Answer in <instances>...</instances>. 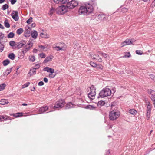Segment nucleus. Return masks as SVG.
Segmentation results:
<instances>
[{
	"label": "nucleus",
	"mask_w": 155,
	"mask_h": 155,
	"mask_svg": "<svg viewBox=\"0 0 155 155\" xmlns=\"http://www.w3.org/2000/svg\"><path fill=\"white\" fill-rule=\"evenodd\" d=\"M98 104H100L101 106H103L105 104L104 102L102 101H101L98 102Z\"/></svg>",
	"instance_id": "47"
},
{
	"label": "nucleus",
	"mask_w": 155,
	"mask_h": 155,
	"mask_svg": "<svg viewBox=\"0 0 155 155\" xmlns=\"http://www.w3.org/2000/svg\"><path fill=\"white\" fill-rule=\"evenodd\" d=\"M32 21V18L31 17L30 18L27 20L26 22L28 24H30Z\"/></svg>",
	"instance_id": "44"
},
{
	"label": "nucleus",
	"mask_w": 155,
	"mask_h": 155,
	"mask_svg": "<svg viewBox=\"0 0 155 155\" xmlns=\"http://www.w3.org/2000/svg\"><path fill=\"white\" fill-rule=\"evenodd\" d=\"M12 115L15 117H19L22 116H23V113H17L15 114H13Z\"/></svg>",
	"instance_id": "22"
},
{
	"label": "nucleus",
	"mask_w": 155,
	"mask_h": 155,
	"mask_svg": "<svg viewBox=\"0 0 155 155\" xmlns=\"http://www.w3.org/2000/svg\"><path fill=\"white\" fill-rule=\"evenodd\" d=\"M30 47H28L27 45L26 46V48L24 49H23L22 51V52L23 53V54H24L25 53L27 52L28 51L30 48Z\"/></svg>",
	"instance_id": "27"
},
{
	"label": "nucleus",
	"mask_w": 155,
	"mask_h": 155,
	"mask_svg": "<svg viewBox=\"0 0 155 155\" xmlns=\"http://www.w3.org/2000/svg\"><path fill=\"white\" fill-rule=\"evenodd\" d=\"M6 86V85L4 84L3 83L0 85V91L3 90Z\"/></svg>",
	"instance_id": "36"
},
{
	"label": "nucleus",
	"mask_w": 155,
	"mask_h": 155,
	"mask_svg": "<svg viewBox=\"0 0 155 155\" xmlns=\"http://www.w3.org/2000/svg\"><path fill=\"white\" fill-rule=\"evenodd\" d=\"M128 9L125 8H121V11L123 12H125L127 11Z\"/></svg>",
	"instance_id": "45"
},
{
	"label": "nucleus",
	"mask_w": 155,
	"mask_h": 155,
	"mask_svg": "<svg viewBox=\"0 0 155 155\" xmlns=\"http://www.w3.org/2000/svg\"><path fill=\"white\" fill-rule=\"evenodd\" d=\"M90 65L93 67H96L97 66V64L96 63L93 62L92 61H91L90 62Z\"/></svg>",
	"instance_id": "38"
},
{
	"label": "nucleus",
	"mask_w": 155,
	"mask_h": 155,
	"mask_svg": "<svg viewBox=\"0 0 155 155\" xmlns=\"http://www.w3.org/2000/svg\"><path fill=\"white\" fill-rule=\"evenodd\" d=\"M12 18L16 21L18 20L19 19L18 12L17 11H13L11 14Z\"/></svg>",
	"instance_id": "10"
},
{
	"label": "nucleus",
	"mask_w": 155,
	"mask_h": 155,
	"mask_svg": "<svg viewBox=\"0 0 155 155\" xmlns=\"http://www.w3.org/2000/svg\"><path fill=\"white\" fill-rule=\"evenodd\" d=\"M43 70L46 71L48 72H50L51 74H53L54 72V69L53 68H49V67H46L44 68Z\"/></svg>",
	"instance_id": "17"
},
{
	"label": "nucleus",
	"mask_w": 155,
	"mask_h": 155,
	"mask_svg": "<svg viewBox=\"0 0 155 155\" xmlns=\"http://www.w3.org/2000/svg\"><path fill=\"white\" fill-rule=\"evenodd\" d=\"M55 75H54L53 74H49V77L50 78H53L55 76Z\"/></svg>",
	"instance_id": "51"
},
{
	"label": "nucleus",
	"mask_w": 155,
	"mask_h": 155,
	"mask_svg": "<svg viewBox=\"0 0 155 155\" xmlns=\"http://www.w3.org/2000/svg\"><path fill=\"white\" fill-rule=\"evenodd\" d=\"M10 62V61L8 60H6L3 61V63L4 66H5L8 64Z\"/></svg>",
	"instance_id": "34"
},
{
	"label": "nucleus",
	"mask_w": 155,
	"mask_h": 155,
	"mask_svg": "<svg viewBox=\"0 0 155 155\" xmlns=\"http://www.w3.org/2000/svg\"><path fill=\"white\" fill-rule=\"evenodd\" d=\"M4 23L5 26V27L8 28L10 27V25L7 20H6L5 21Z\"/></svg>",
	"instance_id": "35"
},
{
	"label": "nucleus",
	"mask_w": 155,
	"mask_h": 155,
	"mask_svg": "<svg viewBox=\"0 0 155 155\" xmlns=\"http://www.w3.org/2000/svg\"><path fill=\"white\" fill-rule=\"evenodd\" d=\"M90 92L88 94V97L91 99H94L96 95V89L93 85L90 87Z\"/></svg>",
	"instance_id": "6"
},
{
	"label": "nucleus",
	"mask_w": 155,
	"mask_h": 155,
	"mask_svg": "<svg viewBox=\"0 0 155 155\" xmlns=\"http://www.w3.org/2000/svg\"><path fill=\"white\" fill-rule=\"evenodd\" d=\"M146 111L151 112L153 108L152 104L148 101L146 100L145 101Z\"/></svg>",
	"instance_id": "9"
},
{
	"label": "nucleus",
	"mask_w": 155,
	"mask_h": 155,
	"mask_svg": "<svg viewBox=\"0 0 155 155\" xmlns=\"http://www.w3.org/2000/svg\"><path fill=\"white\" fill-rule=\"evenodd\" d=\"M28 29L30 30V28L28 26L26 27L24 35V36L26 37H28V35H29V34L30 33V31L28 30Z\"/></svg>",
	"instance_id": "18"
},
{
	"label": "nucleus",
	"mask_w": 155,
	"mask_h": 155,
	"mask_svg": "<svg viewBox=\"0 0 155 155\" xmlns=\"http://www.w3.org/2000/svg\"><path fill=\"white\" fill-rule=\"evenodd\" d=\"M36 26V24L35 23H32L31 25V26L32 27H34Z\"/></svg>",
	"instance_id": "62"
},
{
	"label": "nucleus",
	"mask_w": 155,
	"mask_h": 155,
	"mask_svg": "<svg viewBox=\"0 0 155 155\" xmlns=\"http://www.w3.org/2000/svg\"><path fill=\"white\" fill-rule=\"evenodd\" d=\"M56 3H60L61 4V0H53Z\"/></svg>",
	"instance_id": "53"
},
{
	"label": "nucleus",
	"mask_w": 155,
	"mask_h": 155,
	"mask_svg": "<svg viewBox=\"0 0 155 155\" xmlns=\"http://www.w3.org/2000/svg\"><path fill=\"white\" fill-rule=\"evenodd\" d=\"M130 56V52H126L125 53V55L123 56L124 58H126V57H129Z\"/></svg>",
	"instance_id": "42"
},
{
	"label": "nucleus",
	"mask_w": 155,
	"mask_h": 155,
	"mask_svg": "<svg viewBox=\"0 0 155 155\" xmlns=\"http://www.w3.org/2000/svg\"><path fill=\"white\" fill-rule=\"evenodd\" d=\"M93 10V6L89 4H87L85 5V6H81L78 10V13L80 15H84L91 13Z\"/></svg>",
	"instance_id": "1"
},
{
	"label": "nucleus",
	"mask_w": 155,
	"mask_h": 155,
	"mask_svg": "<svg viewBox=\"0 0 155 155\" xmlns=\"http://www.w3.org/2000/svg\"><path fill=\"white\" fill-rule=\"evenodd\" d=\"M136 53L137 54L139 55H141L143 54L141 51L139 50H137L136 51Z\"/></svg>",
	"instance_id": "48"
},
{
	"label": "nucleus",
	"mask_w": 155,
	"mask_h": 155,
	"mask_svg": "<svg viewBox=\"0 0 155 155\" xmlns=\"http://www.w3.org/2000/svg\"><path fill=\"white\" fill-rule=\"evenodd\" d=\"M38 32L35 30H34L31 31V35L32 38L34 39H36L38 36Z\"/></svg>",
	"instance_id": "19"
},
{
	"label": "nucleus",
	"mask_w": 155,
	"mask_h": 155,
	"mask_svg": "<svg viewBox=\"0 0 155 155\" xmlns=\"http://www.w3.org/2000/svg\"><path fill=\"white\" fill-rule=\"evenodd\" d=\"M36 70L34 68H32L31 69L30 71L28 74V75L30 74V76L32 74H36Z\"/></svg>",
	"instance_id": "20"
},
{
	"label": "nucleus",
	"mask_w": 155,
	"mask_h": 155,
	"mask_svg": "<svg viewBox=\"0 0 155 155\" xmlns=\"http://www.w3.org/2000/svg\"><path fill=\"white\" fill-rule=\"evenodd\" d=\"M97 17L99 20H103L105 18L106 16L104 14L101 13L98 15Z\"/></svg>",
	"instance_id": "21"
},
{
	"label": "nucleus",
	"mask_w": 155,
	"mask_h": 155,
	"mask_svg": "<svg viewBox=\"0 0 155 155\" xmlns=\"http://www.w3.org/2000/svg\"><path fill=\"white\" fill-rule=\"evenodd\" d=\"M44 83L43 81H40L38 83V85L40 86H42L44 85Z\"/></svg>",
	"instance_id": "55"
},
{
	"label": "nucleus",
	"mask_w": 155,
	"mask_h": 155,
	"mask_svg": "<svg viewBox=\"0 0 155 155\" xmlns=\"http://www.w3.org/2000/svg\"><path fill=\"white\" fill-rule=\"evenodd\" d=\"M78 3L74 0H72L67 3V5L69 9H72L77 6Z\"/></svg>",
	"instance_id": "8"
},
{
	"label": "nucleus",
	"mask_w": 155,
	"mask_h": 155,
	"mask_svg": "<svg viewBox=\"0 0 155 155\" xmlns=\"http://www.w3.org/2000/svg\"><path fill=\"white\" fill-rule=\"evenodd\" d=\"M23 29L22 28H20L17 30L16 33L18 35H20L23 32Z\"/></svg>",
	"instance_id": "32"
},
{
	"label": "nucleus",
	"mask_w": 155,
	"mask_h": 155,
	"mask_svg": "<svg viewBox=\"0 0 155 155\" xmlns=\"http://www.w3.org/2000/svg\"><path fill=\"white\" fill-rule=\"evenodd\" d=\"M27 44V45L30 48H31L33 45V41L32 40L30 39L29 41Z\"/></svg>",
	"instance_id": "25"
},
{
	"label": "nucleus",
	"mask_w": 155,
	"mask_h": 155,
	"mask_svg": "<svg viewBox=\"0 0 155 155\" xmlns=\"http://www.w3.org/2000/svg\"><path fill=\"white\" fill-rule=\"evenodd\" d=\"M151 112L146 111V119L147 120H149L150 118L151 115Z\"/></svg>",
	"instance_id": "31"
},
{
	"label": "nucleus",
	"mask_w": 155,
	"mask_h": 155,
	"mask_svg": "<svg viewBox=\"0 0 155 155\" xmlns=\"http://www.w3.org/2000/svg\"><path fill=\"white\" fill-rule=\"evenodd\" d=\"M129 112L131 114L135 115L137 113V111L134 109H131L129 110Z\"/></svg>",
	"instance_id": "26"
},
{
	"label": "nucleus",
	"mask_w": 155,
	"mask_h": 155,
	"mask_svg": "<svg viewBox=\"0 0 155 155\" xmlns=\"http://www.w3.org/2000/svg\"><path fill=\"white\" fill-rule=\"evenodd\" d=\"M151 99L154 105V107L155 108V99L154 98L152 97Z\"/></svg>",
	"instance_id": "52"
},
{
	"label": "nucleus",
	"mask_w": 155,
	"mask_h": 155,
	"mask_svg": "<svg viewBox=\"0 0 155 155\" xmlns=\"http://www.w3.org/2000/svg\"><path fill=\"white\" fill-rule=\"evenodd\" d=\"M131 39H126L124 41L122 42L121 44L122 45L121 46V47H122L124 46L129 45L130 44H132V41H131Z\"/></svg>",
	"instance_id": "13"
},
{
	"label": "nucleus",
	"mask_w": 155,
	"mask_h": 155,
	"mask_svg": "<svg viewBox=\"0 0 155 155\" xmlns=\"http://www.w3.org/2000/svg\"><path fill=\"white\" fill-rule=\"evenodd\" d=\"M5 1V0H0V3H2L4 2Z\"/></svg>",
	"instance_id": "64"
},
{
	"label": "nucleus",
	"mask_w": 155,
	"mask_h": 155,
	"mask_svg": "<svg viewBox=\"0 0 155 155\" xmlns=\"http://www.w3.org/2000/svg\"><path fill=\"white\" fill-rule=\"evenodd\" d=\"M55 9L54 8H52L49 11V14L51 15H52L55 12Z\"/></svg>",
	"instance_id": "41"
},
{
	"label": "nucleus",
	"mask_w": 155,
	"mask_h": 155,
	"mask_svg": "<svg viewBox=\"0 0 155 155\" xmlns=\"http://www.w3.org/2000/svg\"><path fill=\"white\" fill-rule=\"evenodd\" d=\"M30 84V83L29 82H28L27 83H26L25 84L23 85L22 86V88H23L26 87H28Z\"/></svg>",
	"instance_id": "43"
},
{
	"label": "nucleus",
	"mask_w": 155,
	"mask_h": 155,
	"mask_svg": "<svg viewBox=\"0 0 155 155\" xmlns=\"http://www.w3.org/2000/svg\"><path fill=\"white\" fill-rule=\"evenodd\" d=\"M40 35L42 38H48L50 37V35L47 32L45 31L41 33Z\"/></svg>",
	"instance_id": "16"
},
{
	"label": "nucleus",
	"mask_w": 155,
	"mask_h": 155,
	"mask_svg": "<svg viewBox=\"0 0 155 155\" xmlns=\"http://www.w3.org/2000/svg\"><path fill=\"white\" fill-rule=\"evenodd\" d=\"M40 67V64H37L35 66V67L34 68H35L36 70L37 69H38Z\"/></svg>",
	"instance_id": "50"
},
{
	"label": "nucleus",
	"mask_w": 155,
	"mask_h": 155,
	"mask_svg": "<svg viewBox=\"0 0 155 155\" xmlns=\"http://www.w3.org/2000/svg\"><path fill=\"white\" fill-rule=\"evenodd\" d=\"M68 8L67 5H62L58 8L56 9V12L58 14H63L67 12Z\"/></svg>",
	"instance_id": "5"
},
{
	"label": "nucleus",
	"mask_w": 155,
	"mask_h": 155,
	"mask_svg": "<svg viewBox=\"0 0 155 155\" xmlns=\"http://www.w3.org/2000/svg\"><path fill=\"white\" fill-rule=\"evenodd\" d=\"M26 43V41H21L20 42L17 43V47L18 48H21L23 45H25Z\"/></svg>",
	"instance_id": "14"
},
{
	"label": "nucleus",
	"mask_w": 155,
	"mask_h": 155,
	"mask_svg": "<svg viewBox=\"0 0 155 155\" xmlns=\"http://www.w3.org/2000/svg\"><path fill=\"white\" fill-rule=\"evenodd\" d=\"M11 119L10 117L8 116L5 115L4 116L2 115H0V122H2L4 120H11Z\"/></svg>",
	"instance_id": "12"
},
{
	"label": "nucleus",
	"mask_w": 155,
	"mask_h": 155,
	"mask_svg": "<svg viewBox=\"0 0 155 155\" xmlns=\"http://www.w3.org/2000/svg\"><path fill=\"white\" fill-rule=\"evenodd\" d=\"M14 36V34L13 32H10L8 35V38H12Z\"/></svg>",
	"instance_id": "37"
},
{
	"label": "nucleus",
	"mask_w": 155,
	"mask_h": 155,
	"mask_svg": "<svg viewBox=\"0 0 155 155\" xmlns=\"http://www.w3.org/2000/svg\"><path fill=\"white\" fill-rule=\"evenodd\" d=\"M48 107L47 106L42 107L39 109V112L40 114L43 113L47 111L48 110Z\"/></svg>",
	"instance_id": "15"
},
{
	"label": "nucleus",
	"mask_w": 155,
	"mask_h": 155,
	"mask_svg": "<svg viewBox=\"0 0 155 155\" xmlns=\"http://www.w3.org/2000/svg\"><path fill=\"white\" fill-rule=\"evenodd\" d=\"M97 68L100 69L101 70H102L103 69V67L101 65H99L97 67Z\"/></svg>",
	"instance_id": "61"
},
{
	"label": "nucleus",
	"mask_w": 155,
	"mask_h": 155,
	"mask_svg": "<svg viewBox=\"0 0 155 155\" xmlns=\"http://www.w3.org/2000/svg\"><path fill=\"white\" fill-rule=\"evenodd\" d=\"M38 47L39 48H41V50H44L45 48V47L44 46H43L42 45H38Z\"/></svg>",
	"instance_id": "54"
},
{
	"label": "nucleus",
	"mask_w": 155,
	"mask_h": 155,
	"mask_svg": "<svg viewBox=\"0 0 155 155\" xmlns=\"http://www.w3.org/2000/svg\"><path fill=\"white\" fill-rule=\"evenodd\" d=\"M4 48V46L2 45H0V49L2 50H3Z\"/></svg>",
	"instance_id": "58"
},
{
	"label": "nucleus",
	"mask_w": 155,
	"mask_h": 155,
	"mask_svg": "<svg viewBox=\"0 0 155 155\" xmlns=\"http://www.w3.org/2000/svg\"><path fill=\"white\" fill-rule=\"evenodd\" d=\"M120 115V112L115 110H113L110 112L109 118L110 120L113 121L117 119Z\"/></svg>",
	"instance_id": "3"
},
{
	"label": "nucleus",
	"mask_w": 155,
	"mask_h": 155,
	"mask_svg": "<svg viewBox=\"0 0 155 155\" xmlns=\"http://www.w3.org/2000/svg\"><path fill=\"white\" fill-rule=\"evenodd\" d=\"M100 56H102L103 57L106 58L107 57L108 55L102 51H97L95 53L91 55V58L93 59L98 62H102L103 60Z\"/></svg>",
	"instance_id": "2"
},
{
	"label": "nucleus",
	"mask_w": 155,
	"mask_h": 155,
	"mask_svg": "<svg viewBox=\"0 0 155 155\" xmlns=\"http://www.w3.org/2000/svg\"><path fill=\"white\" fill-rule=\"evenodd\" d=\"M0 28L2 29H4V28L3 26L1 24H0Z\"/></svg>",
	"instance_id": "63"
},
{
	"label": "nucleus",
	"mask_w": 155,
	"mask_h": 155,
	"mask_svg": "<svg viewBox=\"0 0 155 155\" xmlns=\"http://www.w3.org/2000/svg\"><path fill=\"white\" fill-rule=\"evenodd\" d=\"M67 109H69L73 107V105L71 103H69L66 105V106Z\"/></svg>",
	"instance_id": "29"
},
{
	"label": "nucleus",
	"mask_w": 155,
	"mask_h": 155,
	"mask_svg": "<svg viewBox=\"0 0 155 155\" xmlns=\"http://www.w3.org/2000/svg\"><path fill=\"white\" fill-rule=\"evenodd\" d=\"M63 46L61 47H60L59 46H56L55 47H53V48L57 51L59 50L64 51L66 50L67 46L66 45L64 44H63Z\"/></svg>",
	"instance_id": "11"
},
{
	"label": "nucleus",
	"mask_w": 155,
	"mask_h": 155,
	"mask_svg": "<svg viewBox=\"0 0 155 155\" xmlns=\"http://www.w3.org/2000/svg\"><path fill=\"white\" fill-rule=\"evenodd\" d=\"M8 103V101L6 100L3 99H2L0 101V104L2 105H4L6 104H7Z\"/></svg>",
	"instance_id": "23"
},
{
	"label": "nucleus",
	"mask_w": 155,
	"mask_h": 155,
	"mask_svg": "<svg viewBox=\"0 0 155 155\" xmlns=\"http://www.w3.org/2000/svg\"><path fill=\"white\" fill-rule=\"evenodd\" d=\"M69 0H61V4H64L67 2Z\"/></svg>",
	"instance_id": "49"
},
{
	"label": "nucleus",
	"mask_w": 155,
	"mask_h": 155,
	"mask_svg": "<svg viewBox=\"0 0 155 155\" xmlns=\"http://www.w3.org/2000/svg\"><path fill=\"white\" fill-rule=\"evenodd\" d=\"M151 7H153L155 6V0H154L153 2L151 4Z\"/></svg>",
	"instance_id": "57"
},
{
	"label": "nucleus",
	"mask_w": 155,
	"mask_h": 155,
	"mask_svg": "<svg viewBox=\"0 0 155 155\" xmlns=\"http://www.w3.org/2000/svg\"><path fill=\"white\" fill-rule=\"evenodd\" d=\"M8 8V5L7 4H5L3 5L2 7V9L3 10H6Z\"/></svg>",
	"instance_id": "40"
},
{
	"label": "nucleus",
	"mask_w": 155,
	"mask_h": 155,
	"mask_svg": "<svg viewBox=\"0 0 155 155\" xmlns=\"http://www.w3.org/2000/svg\"><path fill=\"white\" fill-rule=\"evenodd\" d=\"M44 81L45 83H47L48 82V79L47 78H44Z\"/></svg>",
	"instance_id": "60"
},
{
	"label": "nucleus",
	"mask_w": 155,
	"mask_h": 155,
	"mask_svg": "<svg viewBox=\"0 0 155 155\" xmlns=\"http://www.w3.org/2000/svg\"><path fill=\"white\" fill-rule=\"evenodd\" d=\"M39 56L41 58H44L46 57V55L44 53H41L39 54Z\"/></svg>",
	"instance_id": "46"
},
{
	"label": "nucleus",
	"mask_w": 155,
	"mask_h": 155,
	"mask_svg": "<svg viewBox=\"0 0 155 155\" xmlns=\"http://www.w3.org/2000/svg\"><path fill=\"white\" fill-rule=\"evenodd\" d=\"M111 93V91L110 89L107 88H104L101 90L99 94L101 97H104L110 96Z\"/></svg>",
	"instance_id": "4"
},
{
	"label": "nucleus",
	"mask_w": 155,
	"mask_h": 155,
	"mask_svg": "<svg viewBox=\"0 0 155 155\" xmlns=\"http://www.w3.org/2000/svg\"><path fill=\"white\" fill-rule=\"evenodd\" d=\"M150 78L153 79V80H155V77L153 75H150Z\"/></svg>",
	"instance_id": "59"
},
{
	"label": "nucleus",
	"mask_w": 155,
	"mask_h": 155,
	"mask_svg": "<svg viewBox=\"0 0 155 155\" xmlns=\"http://www.w3.org/2000/svg\"><path fill=\"white\" fill-rule=\"evenodd\" d=\"M65 103L64 101L62 99H60L57 101L54 106L55 108H61L63 107Z\"/></svg>",
	"instance_id": "7"
},
{
	"label": "nucleus",
	"mask_w": 155,
	"mask_h": 155,
	"mask_svg": "<svg viewBox=\"0 0 155 155\" xmlns=\"http://www.w3.org/2000/svg\"><path fill=\"white\" fill-rule=\"evenodd\" d=\"M52 56H50L48 57L45 58L44 61V62L45 63H47V62L50 61L52 60Z\"/></svg>",
	"instance_id": "24"
},
{
	"label": "nucleus",
	"mask_w": 155,
	"mask_h": 155,
	"mask_svg": "<svg viewBox=\"0 0 155 155\" xmlns=\"http://www.w3.org/2000/svg\"><path fill=\"white\" fill-rule=\"evenodd\" d=\"M12 68H8L7 70L5 71V74H6L7 75H8L11 71H12Z\"/></svg>",
	"instance_id": "33"
},
{
	"label": "nucleus",
	"mask_w": 155,
	"mask_h": 155,
	"mask_svg": "<svg viewBox=\"0 0 155 155\" xmlns=\"http://www.w3.org/2000/svg\"><path fill=\"white\" fill-rule=\"evenodd\" d=\"M29 60L32 62H34L35 59V57L34 56L31 55L29 57Z\"/></svg>",
	"instance_id": "39"
},
{
	"label": "nucleus",
	"mask_w": 155,
	"mask_h": 155,
	"mask_svg": "<svg viewBox=\"0 0 155 155\" xmlns=\"http://www.w3.org/2000/svg\"><path fill=\"white\" fill-rule=\"evenodd\" d=\"M9 45L12 47L17 46V44L14 41H11L9 42Z\"/></svg>",
	"instance_id": "30"
},
{
	"label": "nucleus",
	"mask_w": 155,
	"mask_h": 155,
	"mask_svg": "<svg viewBox=\"0 0 155 155\" xmlns=\"http://www.w3.org/2000/svg\"><path fill=\"white\" fill-rule=\"evenodd\" d=\"M8 57L10 59L13 60L15 58V55L13 53H11L9 54Z\"/></svg>",
	"instance_id": "28"
},
{
	"label": "nucleus",
	"mask_w": 155,
	"mask_h": 155,
	"mask_svg": "<svg viewBox=\"0 0 155 155\" xmlns=\"http://www.w3.org/2000/svg\"><path fill=\"white\" fill-rule=\"evenodd\" d=\"M17 1V0H11V3L12 4H14Z\"/></svg>",
	"instance_id": "56"
}]
</instances>
